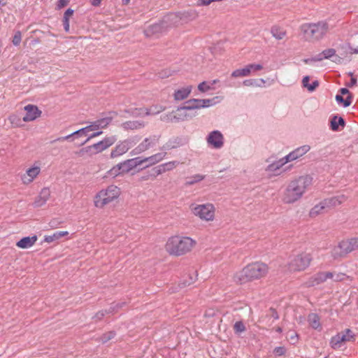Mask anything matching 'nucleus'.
Wrapping results in <instances>:
<instances>
[{"label":"nucleus","instance_id":"f3484780","mask_svg":"<svg viewBox=\"0 0 358 358\" xmlns=\"http://www.w3.org/2000/svg\"><path fill=\"white\" fill-rule=\"evenodd\" d=\"M41 173V165L38 162H35L34 164L27 169L26 172L21 176V180L23 184L29 185L31 183L35 178Z\"/></svg>","mask_w":358,"mask_h":358},{"label":"nucleus","instance_id":"9b49d317","mask_svg":"<svg viewBox=\"0 0 358 358\" xmlns=\"http://www.w3.org/2000/svg\"><path fill=\"white\" fill-rule=\"evenodd\" d=\"M187 110H189L186 108V105L182 107H179L171 113L162 115L161 120L164 122H178L180 121L187 120L194 116L189 114Z\"/></svg>","mask_w":358,"mask_h":358},{"label":"nucleus","instance_id":"de8ad7c7","mask_svg":"<svg viewBox=\"0 0 358 358\" xmlns=\"http://www.w3.org/2000/svg\"><path fill=\"white\" fill-rule=\"evenodd\" d=\"M332 276L329 277V279H331L334 281H342L345 279V275L341 273L331 272Z\"/></svg>","mask_w":358,"mask_h":358},{"label":"nucleus","instance_id":"4468645a","mask_svg":"<svg viewBox=\"0 0 358 358\" xmlns=\"http://www.w3.org/2000/svg\"><path fill=\"white\" fill-rule=\"evenodd\" d=\"M135 141L132 138H129L123 141H120L115 147L111 150L110 157L112 159L117 158L125 154L131 149Z\"/></svg>","mask_w":358,"mask_h":358},{"label":"nucleus","instance_id":"20e7f679","mask_svg":"<svg viewBox=\"0 0 358 358\" xmlns=\"http://www.w3.org/2000/svg\"><path fill=\"white\" fill-rule=\"evenodd\" d=\"M300 30L303 38L309 43H316L322 40L329 31V24L325 21L316 23H305L301 25Z\"/></svg>","mask_w":358,"mask_h":358},{"label":"nucleus","instance_id":"c03bdc74","mask_svg":"<svg viewBox=\"0 0 358 358\" xmlns=\"http://www.w3.org/2000/svg\"><path fill=\"white\" fill-rule=\"evenodd\" d=\"M96 124L99 125V129L106 127L111 122L110 117L102 118L95 121Z\"/></svg>","mask_w":358,"mask_h":358},{"label":"nucleus","instance_id":"2eb2a0df","mask_svg":"<svg viewBox=\"0 0 358 358\" xmlns=\"http://www.w3.org/2000/svg\"><path fill=\"white\" fill-rule=\"evenodd\" d=\"M158 141L159 136H151L145 138L141 143L131 150V154L132 155H136L144 152L148 149L154 147Z\"/></svg>","mask_w":358,"mask_h":358},{"label":"nucleus","instance_id":"f8f14e48","mask_svg":"<svg viewBox=\"0 0 358 358\" xmlns=\"http://www.w3.org/2000/svg\"><path fill=\"white\" fill-rule=\"evenodd\" d=\"M264 66L261 64L251 63L245 65L241 69L234 70L231 73L232 78L248 77L255 73L263 70Z\"/></svg>","mask_w":358,"mask_h":358},{"label":"nucleus","instance_id":"412c9836","mask_svg":"<svg viewBox=\"0 0 358 358\" xmlns=\"http://www.w3.org/2000/svg\"><path fill=\"white\" fill-rule=\"evenodd\" d=\"M193 90V86L191 85H186L178 87L174 90L173 97L176 101H180L188 98Z\"/></svg>","mask_w":358,"mask_h":358},{"label":"nucleus","instance_id":"a18cd8bd","mask_svg":"<svg viewBox=\"0 0 358 358\" xmlns=\"http://www.w3.org/2000/svg\"><path fill=\"white\" fill-rule=\"evenodd\" d=\"M335 53V49L329 48L323 50L321 52V55H322L324 59H331L333 56H334Z\"/></svg>","mask_w":358,"mask_h":358},{"label":"nucleus","instance_id":"ea45409f","mask_svg":"<svg viewBox=\"0 0 358 358\" xmlns=\"http://www.w3.org/2000/svg\"><path fill=\"white\" fill-rule=\"evenodd\" d=\"M205 176L201 174H196L187 179L186 181V185H192L195 183L201 182L204 179Z\"/></svg>","mask_w":358,"mask_h":358},{"label":"nucleus","instance_id":"bf43d9fd","mask_svg":"<svg viewBox=\"0 0 358 358\" xmlns=\"http://www.w3.org/2000/svg\"><path fill=\"white\" fill-rule=\"evenodd\" d=\"M331 59L332 62L336 64H341L342 63L343 61V59L340 56L337 55L336 53L334 56H333Z\"/></svg>","mask_w":358,"mask_h":358},{"label":"nucleus","instance_id":"f257e3e1","mask_svg":"<svg viewBox=\"0 0 358 358\" xmlns=\"http://www.w3.org/2000/svg\"><path fill=\"white\" fill-rule=\"evenodd\" d=\"M313 185V178L301 176L290 180L283 191L281 199L285 204H292L299 201Z\"/></svg>","mask_w":358,"mask_h":358},{"label":"nucleus","instance_id":"864d4df0","mask_svg":"<svg viewBox=\"0 0 358 358\" xmlns=\"http://www.w3.org/2000/svg\"><path fill=\"white\" fill-rule=\"evenodd\" d=\"M166 153V152H159L157 154L153 155V158L155 162L157 164L163 160V159L165 157Z\"/></svg>","mask_w":358,"mask_h":358},{"label":"nucleus","instance_id":"6e6552de","mask_svg":"<svg viewBox=\"0 0 358 358\" xmlns=\"http://www.w3.org/2000/svg\"><path fill=\"white\" fill-rule=\"evenodd\" d=\"M313 260L310 252H301L292 255L289 259L288 266L292 271H302L306 270Z\"/></svg>","mask_w":358,"mask_h":358},{"label":"nucleus","instance_id":"338daca9","mask_svg":"<svg viewBox=\"0 0 358 358\" xmlns=\"http://www.w3.org/2000/svg\"><path fill=\"white\" fill-rule=\"evenodd\" d=\"M196 275L194 274L193 276L190 277V280L187 284H185V285H189L193 283L196 280Z\"/></svg>","mask_w":358,"mask_h":358},{"label":"nucleus","instance_id":"b1692460","mask_svg":"<svg viewBox=\"0 0 358 358\" xmlns=\"http://www.w3.org/2000/svg\"><path fill=\"white\" fill-rule=\"evenodd\" d=\"M347 199L348 197L345 194H341L336 196L327 198L324 200L326 203L328 210H329L343 203L347 200Z\"/></svg>","mask_w":358,"mask_h":358},{"label":"nucleus","instance_id":"e433bc0d","mask_svg":"<svg viewBox=\"0 0 358 358\" xmlns=\"http://www.w3.org/2000/svg\"><path fill=\"white\" fill-rule=\"evenodd\" d=\"M222 100V96H215L212 99H201L200 102H201L202 106H203V108H207L220 103ZM198 102L199 103V101Z\"/></svg>","mask_w":358,"mask_h":358},{"label":"nucleus","instance_id":"774afa93","mask_svg":"<svg viewBox=\"0 0 358 358\" xmlns=\"http://www.w3.org/2000/svg\"><path fill=\"white\" fill-rule=\"evenodd\" d=\"M101 0H92V4L94 6H98L100 5Z\"/></svg>","mask_w":358,"mask_h":358},{"label":"nucleus","instance_id":"6e6d98bb","mask_svg":"<svg viewBox=\"0 0 358 358\" xmlns=\"http://www.w3.org/2000/svg\"><path fill=\"white\" fill-rule=\"evenodd\" d=\"M161 24H156L150 27V29L147 31H151L152 33L158 32L161 29Z\"/></svg>","mask_w":358,"mask_h":358},{"label":"nucleus","instance_id":"c756f323","mask_svg":"<svg viewBox=\"0 0 358 358\" xmlns=\"http://www.w3.org/2000/svg\"><path fill=\"white\" fill-rule=\"evenodd\" d=\"M309 325L314 329L320 331L322 329L319 316L315 313H310L308 316Z\"/></svg>","mask_w":358,"mask_h":358},{"label":"nucleus","instance_id":"79ce46f5","mask_svg":"<svg viewBox=\"0 0 358 358\" xmlns=\"http://www.w3.org/2000/svg\"><path fill=\"white\" fill-rule=\"evenodd\" d=\"M213 89V87L210 85V82H202L198 85V90L203 93L206 92Z\"/></svg>","mask_w":358,"mask_h":358},{"label":"nucleus","instance_id":"9d476101","mask_svg":"<svg viewBox=\"0 0 358 358\" xmlns=\"http://www.w3.org/2000/svg\"><path fill=\"white\" fill-rule=\"evenodd\" d=\"M141 165L140 157L129 159L113 166L110 172L111 174L115 176L124 174Z\"/></svg>","mask_w":358,"mask_h":358},{"label":"nucleus","instance_id":"aec40b11","mask_svg":"<svg viewBox=\"0 0 358 358\" xmlns=\"http://www.w3.org/2000/svg\"><path fill=\"white\" fill-rule=\"evenodd\" d=\"M332 276L331 273L327 272H319L315 273L314 275L310 277L308 280L306 282L307 287H313L318 285L321 283L326 282L329 280V278Z\"/></svg>","mask_w":358,"mask_h":358},{"label":"nucleus","instance_id":"dca6fc26","mask_svg":"<svg viewBox=\"0 0 358 358\" xmlns=\"http://www.w3.org/2000/svg\"><path fill=\"white\" fill-rule=\"evenodd\" d=\"M287 163L289 162L285 159V157H283L268 164L266 167L265 171L269 176H280L282 173L283 166Z\"/></svg>","mask_w":358,"mask_h":358},{"label":"nucleus","instance_id":"c9c22d12","mask_svg":"<svg viewBox=\"0 0 358 358\" xmlns=\"http://www.w3.org/2000/svg\"><path fill=\"white\" fill-rule=\"evenodd\" d=\"M121 307L118 303L111 306L108 310H101L99 311L94 316V319L97 320H101L106 314L113 313L115 311L116 309Z\"/></svg>","mask_w":358,"mask_h":358},{"label":"nucleus","instance_id":"8fccbe9b","mask_svg":"<svg viewBox=\"0 0 358 358\" xmlns=\"http://www.w3.org/2000/svg\"><path fill=\"white\" fill-rule=\"evenodd\" d=\"M22 41V34L20 31H17L15 33L12 42L14 45H18L21 43Z\"/></svg>","mask_w":358,"mask_h":358},{"label":"nucleus","instance_id":"0e129e2a","mask_svg":"<svg viewBox=\"0 0 358 358\" xmlns=\"http://www.w3.org/2000/svg\"><path fill=\"white\" fill-rule=\"evenodd\" d=\"M114 335H115L114 333L109 332L108 333V336L107 338H103V341L106 342V341L110 340V338L114 337Z\"/></svg>","mask_w":358,"mask_h":358},{"label":"nucleus","instance_id":"680f3d73","mask_svg":"<svg viewBox=\"0 0 358 358\" xmlns=\"http://www.w3.org/2000/svg\"><path fill=\"white\" fill-rule=\"evenodd\" d=\"M101 134H102V131L94 132L93 134H92L89 136V137L87 138V139L85 141V143H87L89 140H90L94 137H96V136L101 135Z\"/></svg>","mask_w":358,"mask_h":358},{"label":"nucleus","instance_id":"2f4dec72","mask_svg":"<svg viewBox=\"0 0 358 358\" xmlns=\"http://www.w3.org/2000/svg\"><path fill=\"white\" fill-rule=\"evenodd\" d=\"M89 131H87L86 127H84V128H82L76 131H74L73 133L68 135V136H62V137H59L57 139H56L55 141H67V140H69L72 136H90V134H89Z\"/></svg>","mask_w":358,"mask_h":358},{"label":"nucleus","instance_id":"37998d69","mask_svg":"<svg viewBox=\"0 0 358 358\" xmlns=\"http://www.w3.org/2000/svg\"><path fill=\"white\" fill-rule=\"evenodd\" d=\"M350 99V96H348L346 99H344L343 96L341 94H337L336 96V100L337 101V102L343 103V106L344 107H348L351 104Z\"/></svg>","mask_w":358,"mask_h":358},{"label":"nucleus","instance_id":"5701e85b","mask_svg":"<svg viewBox=\"0 0 358 358\" xmlns=\"http://www.w3.org/2000/svg\"><path fill=\"white\" fill-rule=\"evenodd\" d=\"M310 149V147L308 145H304L302 146H300L295 150H294L292 152H289L288 155H287L285 157V159L288 161L289 162H291L292 161H294L302 156H303L305 154H306Z\"/></svg>","mask_w":358,"mask_h":358},{"label":"nucleus","instance_id":"423d86ee","mask_svg":"<svg viewBox=\"0 0 358 358\" xmlns=\"http://www.w3.org/2000/svg\"><path fill=\"white\" fill-rule=\"evenodd\" d=\"M191 213L202 221L213 222L215 217V207L211 203H196L189 206Z\"/></svg>","mask_w":358,"mask_h":358},{"label":"nucleus","instance_id":"e2e57ef3","mask_svg":"<svg viewBox=\"0 0 358 358\" xmlns=\"http://www.w3.org/2000/svg\"><path fill=\"white\" fill-rule=\"evenodd\" d=\"M324 59L322 55L319 54L316 55L315 57H313V62H320L322 61Z\"/></svg>","mask_w":358,"mask_h":358},{"label":"nucleus","instance_id":"a878e982","mask_svg":"<svg viewBox=\"0 0 358 358\" xmlns=\"http://www.w3.org/2000/svg\"><path fill=\"white\" fill-rule=\"evenodd\" d=\"M37 239L38 238L36 235L24 237L16 243V246L21 249H27L32 247L36 243Z\"/></svg>","mask_w":358,"mask_h":358},{"label":"nucleus","instance_id":"39448f33","mask_svg":"<svg viewBox=\"0 0 358 358\" xmlns=\"http://www.w3.org/2000/svg\"><path fill=\"white\" fill-rule=\"evenodd\" d=\"M120 194L121 190L117 186L109 185L95 195L94 204L98 208H103L106 205L117 199Z\"/></svg>","mask_w":358,"mask_h":358},{"label":"nucleus","instance_id":"473e14b6","mask_svg":"<svg viewBox=\"0 0 358 358\" xmlns=\"http://www.w3.org/2000/svg\"><path fill=\"white\" fill-rule=\"evenodd\" d=\"M266 81L263 78L259 79H247L243 82V85L246 87H264Z\"/></svg>","mask_w":358,"mask_h":358},{"label":"nucleus","instance_id":"09e8293b","mask_svg":"<svg viewBox=\"0 0 358 358\" xmlns=\"http://www.w3.org/2000/svg\"><path fill=\"white\" fill-rule=\"evenodd\" d=\"M140 161L141 162V165L145 163V162H148V164H147L145 168H147L150 166H152V165H155L157 163L155 162V161L154 160V158H153V156H150V157H145L143 159H141L140 158Z\"/></svg>","mask_w":358,"mask_h":358},{"label":"nucleus","instance_id":"7ed1b4c3","mask_svg":"<svg viewBox=\"0 0 358 358\" xmlns=\"http://www.w3.org/2000/svg\"><path fill=\"white\" fill-rule=\"evenodd\" d=\"M268 266L266 264L256 262L245 266L242 270L234 275V280L240 284L264 278L268 273Z\"/></svg>","mask_w":358,"mask_h":358},{"label":"nucleus","instance_id":"f704fd0d","mask_svg":"<svg viewBox=\"0 0 358 358\" xmlns=\"http://www.w3.org/2000/svg\"><path fill=\"white\" fill-rule=\"evenodd\" d=\"M201 99H192L186 101V108L190 110H194V109H200L203 108V106H202L201 102H196L200 101Z\"/></svg>","mask_w":358,"mask_h":358},{"label":"nucleus","instance_id":"69168bd1","mask_svg":"<svg viewBox=\"0 0 358 358\" xmlns=\"http://www.w3.org/2000/svg\"><path fill=\"white\" fill-rule=\"evenodd\" d=\"M341 95H345L349 94V90L347 88H341L340 90Z\"/></svg>","mask_w":358,"mask_h":358},{"label":"nucleus","instance_id":"a211bd4d","mask_svg":"<svg viewBox=\"0 0 358 358\" xmlns=\"http://www.w3.org/2000/svg\"><path fill=\"white\" fill-rule=\"evenodd\" d=\"M208 145L215 149H220L224 145V136L217 130L209 133L206 138Z\"/></svg>","mask_w":358,"mask_h":358},{"label":"nucleus","instance_id":"6ab92c4d","mask_svg":"<svg viewBox=\"0 0 358 358\" xmlns=\"http://www.w3.org/2000/svg\"><path fill=\"white\" fill-rule=\"evenodd\" d=\"M165 107L162 105H153L148 108H136L132 114L134 116H144L157 115L164 111Z\"/></svg>","mask_w":358,"mask_h":358},{"label":"nucleus","instance_id":"393cba45","mask_svg":"<svg viewBox=\"0 0 358 358\" xmlns=\"http://www.w3.org/2000/svg\"><path fill=\"white\" fill-rule=\"evenodd\" d=\"M145 126V123L143 121L129 120L123 122L120 127L123 130L129 131L141 129Z\"/></svg>","mask_w":358,"mask_h":358},{"label":"nucleus","instance_id":"bb28decb","mask_svg":"<svg viewBox=\"0 0 358 358\" xmlns=\"http://www.w3.org/2000/svg\"><path fill=\"white\" fill-rule=\"evenodd\" d=\"M329 210L324 200L315 204L310 210L309 215L311 217H315L319 215L328 212Z\"/></svg>","mask_w":358,"mask_h":358},{"label":"nucleus","instance_id":"4be33fe9","mask_svg":"<svg viewBox=\"0 0 358 358\" xmlns=\"http://www.w3.org/2000/svg\"><path fill=\"white\" fill-rule=\"evenodd\" d=\"M24 110L26 114L23 117L22 120L25 122L34 121L41 115V111L34 105L29 104L26 106L24 107Z\"/></svg>","mask_w":358,"mask_h":358},{"label":"nucleus","instance_id":"603ef678","mask_svg":"<svg viewBox=\"0 0 358 358\" xmlns=\"http://www.w3.org/2000/svg\"><path fill=\"white\" fill-rule=\"evenodd\" d=\"M286 349L284 347H277L273 350V354L275 356H282L285 354Z\"/></svg>","mask_w":358,"mask_h":358},{"label":"nucleus","instance_id":"1a4fd4ad","mask_svg":"<svg viewBox=\"0 0 358 358\" xmlns=\"http://www.w3.org/2000/svg\"><path fill=\"white\" fill-rule=\"evenodd\" d=\"M355 340V335L352 331L347 329L338 333L333 336L330 341V345L334 350L341 348L348 342H353Z\"/></svg>","mask_w":358,"mask_h":358},{"label":"nucleus","instance_id":"a19ab883","mask_svg":"<svg viewBox=\"0 0 358 358\" xmlns=\"http://www.w3.org/2000/svg\"><path fill=\"white\" fill-rule=\"evenodd\" d=\"M245 326L241 321L236 322L234 325V330L236 334L243 333L245 331Z\"/></svg>","mask_w":358,"mask_h":358},{"label":"nucleus","instance_id":"13d9d810","mask_svg":"<svg viewBox=\"0 0 358 358\" xmlns=\"http://www.w3.org/2000/svg\"><path fill=\"white\" fill-rule=\"evenodd\" d=\"M349 75L351 76L350 82L348 84V87H353L357 85V78L352 76V73H349Z\"/></svg>","mask_w":358,"mask_h":358},{"label":"nucleus","instance_id":"72a5a7b5","mask_svg":"<svg viewBox=\"0 0 358 358\" xmlns=\"http://www.w3.org/2000/svg\"><path fill=\"white\" fill-rule=\"evenodd\" d=\"M309 76H306L303 77L302 80V85L303 87L307 88L309 92H313L319 86V82L317 80H315L311 84H309Z\"/></svg>","mask_w":358,"mask_h":358},{"label":"nucleus","instance_id":"58836bf2","mask_svg":"<svg viewBox=\"0 0 358 358\" xmlns=\"http://www.w3.org/2000/svg\"><path fill=\"white\" fill-rule=\"evenodd\" d=\"M345 122L342 117H338L334 116L331 120V128L333 131H336L338 129V126H344Z\"/></svg>","mask_w":358,"mask_h":358},{"label":"nucleus","instance_id":"4c0bfd02","mask_svg":"<svg viewBox=\"0 0 358 358\" xmlns=\"http://www.w3.org/2000/svg\"><path fill=\"white\" fill-rule=\"evenodd\" d=\"M73 14V10L69 8L66 10V12L64 14V19H63V24L64 28L66 31H69L70 24H69V19Z\"/></svg>","mask_w":358,"mask_h":358},{"label":"nucleus","instance_id":"c85d7f7f","mask_svg":"<svg viewBox=\"0 0 358 358\" xmlns=\"http://www.w3.org/2000/svg\"><path fill=\"white\" fill-rule=\"evenodd\" d=\"M69 231H55L53 234L49 236H45L44 242L50 243L54 241H57L59 240L61 238L67 236L69 235Z\"/></svg>","mask_w":358,"mask_h":358},{"label":"nucleus","instance_id":"5fc2aeb1","mask_svg":"<svg viewBox=\"0 0 358 358\" xmlns=\"http://www.w3.org/2000/svg\"><path fill=\"white\" fill-rule=\"evenodd\" d=\"M86 128L89 132L99 129V125L96 124V122H92L90 125L86 127Z\"/></svg>","mask_w":358,"mask_h":358},{"label":"nucleus","instance_id":"4d7b16f0","mask_svg":"<svg viewBox=\"0 0 358 358\" xmlns=\"http://www.w3.org/2000/svg\"><path fill=\"white\" fill-rule=\"evenodd\" d=\"M69 2V0H59L57 7V9H61L62 8L66 6Z\"/></svg>","mask_w":358,"mask_h":358},{"label":"nucleus","instance_id":"3c124183","mask_svg":"<svg viewBox=\"0 0 358 358\" xmlns=\"http://www.w3.org/2000/svg\"><path fill=\"white\" fill-rule=\"evenodd\" d=\"M153 176L155 177L163 173H165V171H164V168L163 167V165L161 164L158 166H156L153 169Z\"/></svg>","mask_w":358,"mask_h":358},{"label":"nucleus","instance_id":"49530a36","mask_svg":"<svg viewBox=\"0 0 358 358\" xmlns=\"http://www.w3.org/2000/svg\"><path fill=\"white\" fill-rule=\"evenodd\" d=\"M179 164V162L177 161H172L169 162L165 164H163V167L164 168V171H169L171 170H173L174 168H176Z\"/></svg>","mask_w":358,"mask_h":358},{"label":"nucleus","instance_id":"0eeeda50","mask_svg":"<svg viewBox=\"0 0 358 358\" xmlns=\"http://www.w3.org/2000/svg\"><path fill=\"white\" fill-rule=\"evenodd\" d=\"M358 250V236L340 241L331 250L334 259L345 257L350 252Z\"/></svg>","mask_w":358,"mask_h":358},{"label":"nucleus","instance_id":"052dcab7","mask_svg":"<svg viewBox=\"0 0 358 358\" xmlns=\"http://www.w3.org/2000/svg\"><path fill=\"white\" fill-rule=\"evenodd\" d=\"M212 3L211 0H198V6H208Z\"/></svg>","mask_w":358,"mask_h":358},{"label":"nucleus","instance_id":"7c9ffc66","mask_svg":"<svg viewBox=\"0 0 358 358\" xmlns=\"http://www.w3.org/2000/svg\"><path fill=\"white\" fill-rule=\"evenodd\" d=\"M271 33L272 36L277 40L283 39L287 34L286 31L283 28L276 25L271 27Z\"/></svg>","mask_w":358,"mask_h":358},{"label":"nucleus","instance_id":"f03ea898","mask_svg":"<svg viewBox=\"0 0 358 358\" xmlns=\"http://www.w3.org/2000/svg\"><path fill=\"white\" fill-rule=\"evenodd\" d=\"M196 245V241L191 237L173 236L168 238L164 248L170 255L180 257L190 252Z\"/></svg>","mask_w":358,"mask_h":358},{"label":"nucleus","instance_id":"ddd939ff","mask_svg":"<svg viewBox=\"0 0 358 358\" xmlns=\"http://www.w3.org/2000/svg\"><path fill=\"white\" fill-rule=\"evenodd\" d=\"M116 141L117 138L115 136L106 137L102 141L87 147L86 151L92 155L98 154L113 145Z\"/></svg>","mask_w":358,"mask_h":358},{"label":"nucleus","instance_id":"cd10ccee","mask_svg":"<svg viewBox=\"0 0 358 358\" xmlns=\"http://www.w3.org/2000/svg\"><path fill=\"white\" fill-rule=\"evenodd\" d=\"M50 196V190L49 188L45 187L41 189L39 195L34 201L36 207H40L44 205Z\"/></svg>","mask_w":358,"mask_h":358}]
</instances>
